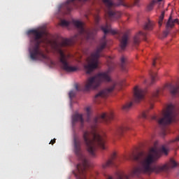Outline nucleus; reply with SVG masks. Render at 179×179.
Masks as SVG:
<instances>
[{
    "label": "nucleus",
    "mask_w": 179,
    "mask_h": 179,
    "mask_svg": "<svg viewBox=\"0 0 179 179\" xmlns=\"http://www.w3.org/2000/svg\"><path fill=\"white\" fill-rule=\"evenodd\" d=\"M169 150L162 145L159 149L156 147L152 148L148 155H145L143 152L134 153L132 152L128 157L129 161H135L138 163L137 166L132 168L129 176L117 173V179H130V178L138 177L142 173H159L164 171H168L176 167L178 165L175 160L171 159L166 165H152L161 157V152L165 155H168ZM107 179H113L111 176H107Z\"/></svg>",
    "instance_id": "f257e3e1"
},
{
    "label": "nucleus",
    "mask_w": 179,
    "mask_h": 179,
    "mask_svg": "<svg viewBox=\"0 0 179 179\" xmlns=\"http://www.w3.org/2000/svg\"><path fill=\"white\" fill-rule=\"evenodd\" d=\"M95 28L92 29L85 28L83 22L79 20H73L72 23L78 29V34L71 37V38L64 39L62 42H54L53 47L57 52L59 55V61L63 68H75V66H69L68 64V57L65 55L62 47H66L68 45H73L76 41L79 40H94V37L99 30V22H100V16L96 15L94 17Z\"/></svg>",
    "instance_id": "f03ea898"
},
{
    "label": "nucleus",
    "mask_w": 179,
    "mask_h": 179,
    "mask_svg": "<svg viewBox=\"0 0 179 179\" xmlns=\"http://www.w3.org/2000/svg\"><path fill=\"white\" fill-rule=\"evenodd\" d=\"M114 119L113 113H103L93 119L92 125L90 131H86L83 133V141L86 145L87 150L90 156L95 157V150L97 147L101 150L106 149L105 146V140L97 133L96 126L99 123L108 124Z\"/></svg>",
    "instance_id": "7ed1b4c3"
},
{
    "label": "nucleus",
    "mask_w": 179,
    "mask_h": 179,
    "mask_svg": "<svg viewBox=\"0 0 179 179\" xmlns=\"http://www.w3.org/2000/svg\"><path fill=\"white\" fill-rule=\"evenodd\" d=\"M28 34H31V43L34 44L29 48V57L32 61H42L45 62L50 61L52 65L54 63L50 57L47 56L43 50L40 49V44L43 43V36H44V32L43 31H38L37 29H30L28 31Z\"/></svg>",
    "instance_id": "20e7f679"
},
{
    "label": "nucleus",
    "mask_w": 179,
    "mask_h": 179,
    "mask_svg": "<svg viewBox=\"0 0 179 179\" xmlns=\"http://www.w3.org/2000/svg\"><path fill=\"white\" fill-rule=\"evenodd\" d=\"M81 141L78 138H73V148L75 150V154L78 156L79 163L76 166V171L73 172L76 179H86V173L88 170L90 164L88 159H87L85 155L81 152Z\"/></svg>",
    "instance_id": "39448f33"
},
{
    "label": "nucleus",
    "mask_w": 179,
    "mask_h": 179,
    "mask_svg": "<svg viewBox=\"0 0 179 179\" xmlns=\"http://www.w3.org/2000/svg\"><path fill=\"white\" fill-rule=\"evenodd\" d=\"M111 69H108L106 71L98 73L95 76L87 78L86 83L85 84V90L90 91L97 90L102 83L112 82L110 78Z\"/></svg>",
    "instance_id": "423d86ee"
},
{
    "label": "nucleus",
    "mask_w": 179,
    "mask_h": 179,
    "mask_svg": "<svg viewBox=\"0 0 179 179\" xmlns=\"http://www.w3.org/2000/svg\"><path fill=\"white\" fill-rule=\"evenodd\" d=\"M177 115L178 113L175 106L170 104L163 112V117L159 119L157 116H152L151 119L157 122L159 127L162 129L163 134H165L166 126L169 125L172 122H175Z\"/></svg>",
    "instance_id": "0eeeda50"
},
{
    "label": "nucleus",
    "mask_w": 179,
    "mask_h": 179,
    "mask_svg": "<svg viewBox=\"0 0 179 179\" xmlns=\"http://www.w3.org/2000/svg\"><path fill=\"white\" fill-rule=\"evenodd\" d=\"M107 47V39L103 36L101 41L99 45L97 46L95 51L87 59V64L88 66H84V68H98L99 58L101 56L103 50Z\"/></svg>",
    "instance_id": "6e6552de"
},
{
    "label": "nucleus",
    "mask_w": 179,
    "mask_h": 179,
    "mask_svg": "<svg viewBox=\"0 0 179 179\" xmlns=\"http://www.w3.org/2000/svg\"><path fill=\"white\" fill-rule=\"evenodd\" d=\"M119 1L122 3L124 0H119ZM103 2L107 8L106 13L110 20H115L121 17V13L114 10V8L117 6V3L113 2L112 0H103Z\"/></svg>",
    "instance_id": "1a4fd4ad"
},
{
    "label": "nucleus",
    "mask_w": 179,
    "mask_h": 179,
    "mask_svg": "<svg viewBox=\"0 0 179 179\" xmlns=\"http://www.w3.org/2000/svg\"><path fill=\"white\" fill-rule=\"evenodd\" d=\"M145 94V91L138 87H134V100L135 103L141 102L142 100H144Z\"/></svg>",
    "instance_id": "9d476101"
},
{
    "label": "nucleus",
    "mask_w": 179,
    "mask_h": 179,
    "mask_svg": "<svg viewBox=\"0 0 179 179\" xmlns=\"http://www.w3.org/2000/svg\"><path fill=\"white\" fill-rule=\"evenodd\" d=\"M116 86V83L113 82L111 86L109 88H106V90H101L97 94L95 95V100H97L99 98H106L109 94L113 92L115 87Z\"/></svg>",
    "instance_id": "9b49d317"
},
{
    "label": "nucleus",
    "mask_w": 179,
    "mask_h": 179,
    "mask_svg": "<svg viewBox=\"0 0 179 179\" xmlns=\"http://www.w3.org/2000/svg\"><path fill=\"white\" fill-rule=\"evenodd\" d=\"M101 29L103 31L104 34L111 33V34H118V36H121V32L118 31L117 29H111V26L108 24H106L105 26H101Z\"/></svg>",
    "instance_id": "f8f14e48"
},
{
    "label": "nucleus",
    "mask_w": 179,
    "mask_h": 179,
    "mask_svg": "<svg viewBox=\"0 0 179 179\" xmlns=\"http://www.w3.org/2000/svg\"><path fill=\"white\" fill-rule=\"evenodd\" d=\"M129 39V35L128 32H125L122 34V37L120 38V48L121 50H124L128 45V40Z\"/></svg>",
    "instance_id": "ddd939ff"
},
{
    "label": "nucleus",
    "mask_w": 179,
    "mask_h": 179,
    "mask_svg": "<svg viewBox=\"0 0 179 179\" xmlns=\"http://www.w3.org/2000/svg\"><path fill=\"white\" fill-rule=\"evenodd\" d=\"M80 123L81 127H83L84 119L83 117V115L80 113H75L72 115V124L73 126L76 124V123Z\"/></svg>",
    "instance_id": "4468645a"
},
{
    "label": "nucleus",
    "mask_w": 179,
    "mask_h": 179,
    "mask_svg": "<svg viewBox=\"0 0 179 179\" xmlns=\"http://www.w3.org/2000/svg\"><path fill=\"white\" fill-rule=\"evenodd\" d=\"M146 32H143L142 31H139L134 38V43L136 45H138L139 43H141V38H143L145 41H146V36H147Z\"/></svg>",
    "instance_id": "2eb2a0df"
},
{
    "label": "nucleus",
    "mask_w": 179,
    "mask_h": 179,
    "mask_svg": "<svg viewBox=\"0 0 179 179\" xmlns=\"http://www.w3.org/2000/svg\"><path fill=\"white\" fill-rule=\"evenodd\" d=\"M166 87H167V89L169 90H170V92H171V95H173V96H175L179 92V85H173L172 84H167V85H166Z\"/></svg>",
    "instance_id": "dca6fc26"
},
{
    "label": "nucleus",
    "mask_w": 179,
    "mask_h": 179,
    "mask_svg": "<svg viewBox=\"0 0 179 179\" xmlns=\"http://www.w3.org/2000/svg\"><path fill=\"white\" fill-rule=\"evenodd\" d=\"M129 129L130 127H129L128 126H122L117 127V129H115L114 131V136H120L122 135V134H124L125 131Z\"/></svg>",
    "instance_id": "f3484780"
},
{
    "label": "nucleus",
    "mask_w": 179,
    "mask_h": 179,
    "mask_svg": "<svg viewBox=\"0 0 179 179\" xmlns=\"http://www.w3.org/2000/svg\"><path fill=\"white\" fill-rule=\"evenodd\" d=\"M176 23H179V20L178 18L173 20V17L171 15H170L166 24V29H173V27H174Z\"/></svg>",
    "instance_id": "a211bd4d"
},
{
    "label": "nucleus",
    "mask_w": 179,
    "mask_h": 179,
    "mask_svg": "<svg viewBox=\"0 0 179 179\" xmlns=\"http://www.w3.org/2000/svg\"><path fill=\"white\" fill-rule=\"evenodd\" d=\"M149 75L151 78L150 85H153L156 81H158L159 77L157 75V72L154 71L153 70L149 71Z\"/></svg>",
    "instance_id": "6ab92c4d"
},
{
    "label": "nucleus",
    "mask_w": 179,
    "mask_h": 179,
    "mask_svg": "<svg viewBox=\"0 0 179 179\" xmlns=\"http://www.w3.org/2000/svg\"><path fill=\"white\" fill-rule=\"evenodd\" d=\"M116 159V153H113L111 158L106 162L105 164L103 165V168L106 169L108 167H110L111 166L114 165V159Z\"/></svg>",
    "instance_id": "aec40b11"
},
{
    "label": "nucleus",
    "mask_w": 179,
    "mask_h": 179,
    "mask_svg": "<svg viewBox=\"0 0 179 179\" xmlns=\"http://www.w3.org/2000/svg\"><path fill=\"white\" fill-rule=\"evenodd\" d=\"M83 72L87 76H92L96 73V69H95V68H85L83 69Z\"/></svg>",
    "instance_id": "412c9836"
},
{
    "label": "nucleus",
    "mask_w": 179,
    "mask_h": 179,
    "mask_svg": "<svg viewBox=\"0 0 179 179\" xmlns=\"http://www.w3.org/2000/svg\"><path fill=\"white\" fill-rule=\"evenodd\" d=\"M78 71H80V69H78V68H62V69H61V71L62 73H68V74L76 73Z\"/></svg>",
    "instance_id": "4be33fe9"
},
{
    "label": "nucleus",
    "mask_w": 179,
    "mask_h": 179,
    "mask_svg": "<svg viewBox=\"0 0 179 179\" xmlns=\"http://www.w3.org/2000/svg\"><path fill=\"white\" fill-rule=\"evenodd\" d=\"M144 30H152L153 29V22L148 20L147 23L143 27Z\"/></svg>",
    "instance_id": "5701e85b"
},
{
    "label": "nucleus",
    "mask_w": 179,
    "mask_h": 179,
    "mask_svg": "<svg viewBox=\"0 0 179 179\" xmlns=\"http://www.w3.org/2000/svg\"><path fill=\"white\" fill-rule=\"evenodd\" d=\"M132 106H133V103L132 102L127 103L125 105H124L122 106V110L128 111V110H130V108H131Z\"/></svg>",
    "instance_id": "b1692460"
},
{
    "label": "nucleus",
    "mask_w": 179,
    "mask_h": 179,
    "mask_svg": "<svg viewBox=\"0 0 179 179\" xmlns=\"http://www.w3.org/2000/svg\"><path fill=\"white\" fill-rule=\"evenodd\" d=\"M157 3V0H152L150 4L148 6V10H152L153 8H155V5Z\"/></svg>",
    "instance_id": "393cba45"
},
{
    "label": "nucleus",
    "mask_w": 179,
    "mask_h": 179,
    "mask_svg": "<svg viewBox=\"0 0 179 179\" xmlns=\"http://www.w3.org/2000/svg\"><path fill=\"white\" fill-rule=\"evenodd\" d=\"M60 24L63 27H68V26H69V24H71V22L66 21L65 20H62L61 22H60Z\"/></svg>",
    "instance_id": "a878e982"
},
{
    "label": "nucleus",
    "mask_w": 179,
    "mask_h": 179,
    "mask_svg": "<svg viewBox=\"0 0 179 179\" xmlns=\"http://www.w3.org/2000/svg\"><path fill=\"white\" fill-rule=\"evenodd\" d=\"M148 110H145L142 113H141L139 117L143 120L148 119Z\"/></svg>",
    "instance_id": "bb28decb"
},
{
    "label": "nucleus",
    "mask_w": 179,
    "mask_h": 179,
    "mask_svg": "<svg viewBox=\"0 0 179 179\" xmlns=\"http://www.w3.org/2000/svg\"><path fill=\"white\" fill-rule=\"evenodd\" d=\"M164 19V11H162L161 15L159 16V27H161L162 24H163Z\"/></svg>",
    "instance_id": "cd10ccee"
},
{
    "label": "nucleus",
    "mask_w": 179,
    "mask_h": 179,
    "mask_svg": "<svg viewBox=\"0 0 179 179\" xmlns=\"http://www.w3.org/2000/svg\"><path fill=\"white\" fill-rule=\"evenodd\" d=\"M76 96V92L74 90H71L69 92V98L71 100H72L73 98H74Z\"/></svg>",
    "instance_id": "c85d7f7f"
},
{
    "label": "nucleus",
    "mask_w": 179,
    "mask_h": 179,
    "mask_svg": "<svg viewBox=\"0 0 179 179\" xmlns=\"http://www.w3.org/2000/svg\"><path fill=\"white\" fill-rule=\"evenodd\" d=\"M86 112H87V122H89V120H90V115H91L90 108H86Z\"/></svg>",
    "instance_id": "c756f323"
},
{
    "label": "nucleus",
    "mask_w": 179,
    "mask_h": 179,
    "mask_svg": "<svg viewBox=\"0 0 179 179\" xmlns=\"http://www.w3.org/2000/svg\"><path fill=\"white\" fill-rule=\"evenodd\" d=\"M159 94V90H156V91H155V92H153L152 96L154 98H157Z\"/></svg>",
    "instance_id": "7c9ffc66"
},
{
    "label": "nucleus",
    "mask_w": 179,
    "mask_h": 179,
    "mask_svg": "<svg viewBox=\"0 0 179 179\" xmlns=\"http://www.w3.org/2000/svg\"><path fill=\"white\" fill-rule=\"evenodd\" d=\"M127 62V59H125V57H122L121 58V64H122V67L125 66V62Z\"/></svg>",
    "instance_id": "2f4dec72"
},
{
    "label": "nucleus",
    "mask_w": 179,
    "mask_h": 179,
    "mask_svg": "<svg viewBox=\"0 0 179 179\" xmlns=\"http://www.w3.org/2000/svg\"><path fill=\"white\" fill-rule=\"evenodd\" d=\"M157 61H159V57H155L152 60V66H155L156 64L157 63Z\"/></svg>",
    "instance_id": "473e14b6"
},
{
    "label": "nucleus",
    "mask_w": 179,
    "mask_h": 179,
    "mask_svg": "<svg viewBox=\"0 0 179 179\" xmlns=\"http://www.w3.org/2000/svg\"><path fill=\"white\" fill-rule=\"evenodd\" d=\"M169 33H170V31L169 30V29H166V30L164 31L163 33L164 37H167V36H169Z\"/></svg>",
    "instance_id": "72a5a7b5"
},
{
    "label": "nucleus",
    "mask_w": 179,
    "mask_h": 179,
    "mask_svg": "<svg viewBox=\"0 0 179 179\" xmlns=\"http://www.w3.org/2000/svg\"><path fill=\"white\" fill-rule=\"evenodd\" d=\"M75 89L76 92H80L81 90L80 86L78 84H75Z\"/></svg>",
    "instance_id": "f704fd0d"
},
{
    "label": "nucleus",
    "mask_w": 179,
    "mask_h": 179,
    "mask_svg": "<svg viewBox=\"0 0 179 179\" xmlns=\"http://www.w3.org/2000/svg\"><path fill=\"white\" fill-rule=\"evenodd\" d=\"M55 142H56V139H55V138H54V139H52V140H51V141H50V144L53 145V144H55Z\"/></svg>",
    "instance_id": "c9c22d12"
},
{
    "label": "nucleus",
    "mask_w": 179,
    "mask_h": 179,
    "mask_svg": "<svg viewBox=\"0 0 179 179\" xmlns=\"http://www.w3.org/2000/svg\"><path fill=\"white\" fill-rule=\"evenodd\" d=\"M179 141V136L176 138V140H173V142H178Z\"/></svg>",
    "instance_id": "e433bc0d"
},
{
    "label": "nucleus",
    "mask_w": 179,
    "mask_h": 179,
    "mask_svg": "<svg viewBox=\"0 0 179 179\" xmlns=\"http://www.w3.org/2000/svg\"><path fill=\"white\" fill-rule=\"evenodd\" d=\"M163 0H157V2H162Z\"/></svg>",
    "instance_id": "4c0bfd02"
},
{
    "label": "nucleus",
    "mask_w": 179,
    "mask_h": 179,
    "mask_svg": "<svg viewBox=\"0 0 179 179\" xmlns=\"http://www.w3.org/2000/svg\"><path fill=\"white\" fill-rule=\"evenodd\" d=\"M153 108V105H150V109Z\"/></svg>",
    "instance_id": "58836bf2"
},
{
    "label": "nucleus",
    "mask_w": 179,
    "mask_h": 179,
    "mask_svg": "<svg viewBox=\"0 0 179 179\" xmlns=\"http://www.w3.org/2000/svg\"><path fill=\"white\" fill-rule=\"evenodd\" d=\"M145 83H147V80H145Z\"/></svg>",
    "instance_id": "ea45409f"
},
{
    "label": "nucleus",
    "mask_w": 179,
    "mask_h": 179,
    "mask_svg": "<svg viewBox=\"0 0 179 179\" xmlns=\"http://www.w3.org/2000/svg\"><path fill=\"white\" fill-rule=\"evenodd\" d=\"M85 1H87V0H85Z\"/></svg>",
    "instance_id": "a19ab883"
}]
</instances>
